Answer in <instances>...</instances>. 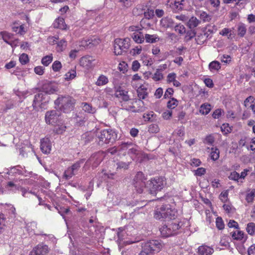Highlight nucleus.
Listing matches in <instances>:
<instances>
[{
  "label": "nucleus",
  "instance_id": "59",
  "mask_svg": "<svg viewBox=\"0 0 255 255\" xmlns=\"http://www.w3.org/2000/svg\"><path fill=\"white\" fill-rule=\"evenodd\" d=\"M221 130L224 134H227L231 131V128L228 124H224L221 127Z\"/></svg>",
  "mask_w": 255,
  "mask_h": 255
},
{
  "label": "nucleus",
  "instance_id": "35",
  "mask_svg": "<svg viewBox=\"0 0 255 255\" xmlns=\"http://www.w3.org/2000/svg\"><path fill=\"white\" fill-rule=\"evenodd\" d=\"M144 39H145L146 42L147 43H153L159 41V37L156 34H145Z\"/></svg>",
  "mask_w": 255,
  "mask_h": 255
},
{
  "label": "nucleus",
  "instance_id": "44",
  "mask_svg": "<svg viewBox=\"0 0 255 255\" xmlns=\"http://www.w3.org/2000/svg\"><path fill=\"white\" fill-rule=\"evenodd\" d=\"M82 109L85 112L91 114H93L95 113L96 109L95 108L92 107V106L91 105L87 103H84L82 104Z\"/></svg>",
  "mask_w": 255,
  "mask_h": 255
},
{
  "label": "nucleus",
  "instance_id": "11",
  "mask_svg": "<svg viewBox=\"0 0 255 255\" xmlns=\"http://www.w3.org/2000/svg\"><path fill=\"white\" fill-rule=\"evenodd\" d=\"M146 178L142 172H138L134 178V185L138 193L143 192V188L145 187L144 181Z\"/></svg>",
  "mask_w": 255,
  "mask_h": 255
},
{
  "label": "nucleus",
  "instance_id": "6",
  "mask_svg": "<svg viewBox=\"0 0 255 255\" xmlns=\"http://www.w3.org/2000/svg\"><path fill=\"white\" fill-rule=\"evenodd\" d=\"M165 179L162 177H155L148 181L147 183V187L149 188L151 194H155L156 192L160 191L166 185Z\"/></svg>",
  "mask_w": 255,
  "mask_h": 255
},
{
  "label": "nucleus",
  "instance_id": "48",
  "mask_svg": "<svg viewBox=\"0 0 255 255\" xmlns=\"http://www.w3.org/2000/svg\"><path fill=\"white\" fill-rule=\"evenodd\" d=\"M209 68L211 71H217L221 68L220 63L217 61H213L209 64Z\"/></svg>",
  "mask_w": 255,
  "mask_h": 255
},
{
  "label": "nucleus",
  "instance_id": "30",
  "mask_svg": "<svg viewBox=\"0 0 255 255\" xmlns=\"http://www.w3.org/2000/svg\"><path fill=\"white\" fill-rule=\"evenodd\" d=\"M53 26L56 28H59L61 29H65L66 25L65 23L64 19L61 17L57 18L53 23Z\"/></svg>",
  "mask_w": 255,
  "mask_h": 255
},
{
  "label": "nucleus",
  "instance_id": "17",
  "mask_svg": "<svg viewBox=\"0 0 255 255\" xmlns=\"http://www.w3.org/2000/svg\"><path fill=\"white\" fill-rule=\"evenodd\" d=\"M58 37L56 36H52L48 38V41L51 44H57L56 50L57 52H62L64 50L67 46V41L62 39L60 41L57 42Z\"/></svg>",
  "mask_w": 255,
  "mask_h": 255
},
{
  "label": "nucleus",
  "instance_id": "18",
  "mask_svg": "<svg viewBox=\"0 0 255 255\" xmlns=\"http://www.w3.org/2000/svg\"><path fill=\"white\" fill-rule=\"evenodd\" d=\"M159 25L164 30H166L168 28H173L174 25V21L171 18L165 16L160 19Z\"/></svg>",
  "mask_w": 255,
  "mask_h": 255
},
{
  "label": "nucleus",
  "instance_id": "49",
  "mask_svg": "<svg viewBox=\"0 0 255 255\" xmlns=\"http://www.w3.org/2000/svg\"><path fill=\"white\" fill-rule=\"evenodd\" d=\"M140 25L142 29L151 28L152 25L150 23L149 19H142L140 21Z\"/></svg>",
  "mask_w": 255,
  "mask_h": 255
},
{
  "label": "nucleus",
  "instance_id": "31",
  "mask_svg": "<svg viewBox=\"0 0 255 255\" xmlns=\"http://www.w3.org/2000/svg\"><path fill=\"white\" fill-rule=\"evenodd\" d=\"M237 31L238 35L241 37H243L247 32L246 25L243 23H239L237 25Z\"/></svg>",
  "mask_w": 255,
  "mask_h": 255
},
{
  "label": "nucleus",
  "instance_id": "8",
  "mask_svg": "<svg viewBox=\"0 0 255 255\" xmlns=\"http://www.w3.org/2000/svg\"><path fill=\"white\" fill-rule=\"evenodd\" d=\"M182 225L180 222L172 223L168 225H163L160 228L161 234L163 237H168L178 233Z\"/></svg>",
  "mask_w": 255,
  "mask_h": 255
},
{
  "label": "nucleus",
  "instance_id": "39",
  "mask_svg": "<svg viewBox=\"0 0 255 255\" xmlns=\"http://www.w3.org/2000/svg\"><path fill=\"white\" fill-rule=\"evenodd\" d=\"M184 0H175L173 4V9L178 11L183 9Z\"/></svg>",
  "mask_w": 255,
  "mask_h": 255
},
{
  "label": "nucleus",
  "instance_id": "14",
  "mask_svg": "<svg viewBox=\"0 0 255 255\" xmlns=\"http://www.w3.org/2000/svg\"><path fill=\"white\" fill-rule=\"evenodd\" d=\"M42 91L46 95L53 94L58 90V85L54 82L46 81L42 85Z\"/></svg>",
  "mask_w": 255,
  "mask_h": 255
},
{
  "label": "nucleus",
  "instance_id": "13",
  "mask_svg": "<svg viewBox=\"0 0 255 255\" xmlns=\"http://www.w3.org/2000/svg\"><path fill=\"white\" fill-rule=\"evenodd\" d=\"M60 115V112L56 110L47 112L45 115L46 123L51 125L55 124L58 120Z\"/></svg>",
  "mask_w": 255,
  "mask_h": 255
},
{
  "label": "nucleus",
  "instance_id": "19",
  "mask_svg": "<svg viewBox=\"0 0 255 255\" xmlns=\"http://www.w3.org/2000/svg\"><path fill=\"white\" fill-rule=\"evenodd\" d=\"M40 149L45 154H48L51 150V142L48 137L43 138L41 140Z\"/></svg>",
  "mask_w": 255,
  "mask_h": 255
},
{
  "label": "nucleus",
  "instance_id": "33",
  "mask_svg": "<svg viewBox=\"0 0 255 255\" xmlns=\"http://www.w3.org/2000/svg\"><path fill=\"white\" fill-rule=\"evenodd\" d=\"M77 75L76 69H71L69 70L65 75L64 79L65 81H69L75 78Z\"/></svg>",
  "mask_w": 255,
  "mask_h": 255
},
{
  "label": "nucleus",
  "instance_id": "23",
  "mask_svg": "<svg viewBox=\"0 0 255 255\" xmlns=\"http://www.w3.org/2000/svg\"><path fill=\"white\" fill-rule=\"evenodd\" d=\"M115 96L126 102L128 101L130 99L129 96L128 95V92L123 89L121 87L116 90L115 92Z\"/></svg>",
  "mask_w": 255,
  "mask_h": 255
},
{
  "label": "nucleus",
  "instance_id": "56",
  "mask_svg": "<svg viewBox=\"0 0 255 255\" xmlns=\"http://www.w3.org/2000/svg\"><path fill=\"white\" fill-rule=\"evenodd\" d=\"M155 116V115L153 112H150L147 113H144L143 115V118L145 121L152 122V118Z\"/></svg>",
  "mask_w": 255,
  "mask_h": 255
},
{
  "label": "nucleus",
  "instance_id": "3",
  "mask_svg": "<svg viewBox=\"0 0 255 255\" xmlns=\"http://www.w3.org/2000/svg\"><path fill=\"white\" fill-rule=\"evenodd\" d=\"M4 178L7 179L8 181H7L5 186L6 190L12 192H16L17 191L20 190L22 193V195L24 197H28V196L29 194H34L31 191H28L24 188H22L19 183L18 179L16 178H9L7 175H4Z\"/></svg>",
  "mask_w": 255,
  "mask_h": 255
},
{
  "label": "nucleus",
  "instance_id": "42",
  "mask_svg": "<svg viewBox=\"0 0 255 255\" xmlns=\"http://www.w3.org/2000/svg\"><path fill=\"white\" fill-rule=\"evenodd\" d=\"M135 82H139V84L142 83V82L141 77L139 76L137 74H134L132 76L131 81V85L134 88H136L138 87V85H135Z\"/></svg>",
  "mask_w": 255,
  "mask_h": 255
},
{
  "label": "nucleus",
  "instance_id": "64",
  "mask_svg": "<svg viewBox=\"0 0 255 255\" xmlns=\"http://www.w3.org/2000/svg\"><path fill=\"white\" fill-rule=\"evenodd\" d=\"M52 68L54 72L59 71L62 68V64L59 61H55L52 65Z\"/></svg>",
  "mask_w": 255,
  "mask_h": 255
},
{
  "label": "nucleus",
  "instance_id": "29",
  "mask_svg": "<svg viewBox=\"0 0 255 255\" xmlns=\"http://www.w3.org/2000/svg\"><path fill=\"white\" fill-rule=\"evenodd\" d=\"M230 238L229 236L226 235L223 236L219 243V245L222 247V248H219V249L221 250L224 248H229L230 247Z\"/></svg>",
  "mask_w": 255,
  "mask_h": 255
},
{
  "label": "nucleus",
  "instance_id": "57",
  "mask_svg": "<svg viewBox=\"0 0 255 255\" xmlns=\"http://www.w3.org/2000/svg\"><path fill=\"white\" fill-rule=\"evenodd\" d=\"M255 197V190L253 189L251 191L248 193L246 195V201L248 203H252Z\"/></svg>",
  "mask_w": 255,
  "mask_h": 255
},
{
  "label": "nucleus",
  "instance_id": "9",
  "mask_svg": "<svg viewBox=\"0 0 255 255\" xmlns=\"http://www.w3.org/2000/svg\"><path fill=\"white\" fill-rule=\"evenodd\" d=\"M104 157L105 153L103 152L99 151L95 153L86 161L85 167L89 168L90 166L93 168L97 167L103 160Z\"/></svg>",
  "mask_w": 255,
  "mask_h": 255
},
{
  "label": "nucleus",
  "instance_id": "61",
  "mask_svg": "<svg viewBox=\"0 0 255 255\" xmlns=\"http://www.w3.org/2000/svg\"><path fill=\"white\" fill-rule=\"evenodd\" d=\"M232 30L228 28H223L220 32L219 34L222 36H227L228 38L231 37Z\"/></svg>",
  "mask_w": 255,
  "mask_h": 255
},
{
  "label": "nucleus",
  "instance_id": "54",
  "mask_svg": "<svg viewBox=\"0 0 255 255\" xmlns=\"http://www.w3.org/2000/svg\"><path fill=\"white\" fill-rule=\"evenodd\" d=\"M56 208L58 210V213L63 217V218L64 219L65 221H66L65 215L70 212L69 209L65 208L62 207H56Z\"/></svg>",
  "mask_w": 255,
  "mask_h": 255
},
{
  "label": "nucleus",
  "instance_id": "58",
  "mask_svg": "<svg viewBox=\"0 0 255 255\" xmlns=\"http://www.w3.org/2000/svg\"><path fill=\"white\" fill-rule=\"evenodd\" d=\"M224 114V112L223 110L221 109H216L214 111L212 114V117L214 119H219L220 118L223 114Z\"/></svg>",
  "mask_w": 255,
  "mask_h": 255
},
{
  "label": "nucleus",
  "instance_id": "53",
  "mask_svg": "<svg viewBox=\"0 0 255 255\" xmlns=\"http://www.w3.org/2000/svg\"><path fill=\"white\" fill-rule=\"evenodd\" d=\"M174 30L178 32L179 34H183L185 33L186 29L183 25L181 24H176L174 25Z\"/></svg>",
  "mask_w": 255,
  "mask_h": 255
},
{
  "label": "nucleus",
  "instance_id": "7",
  "mask_svg": "<svg viewBox=\"0 0 255 255\" xmlns=\"http://www.w3.org/2000/svg\"><path fill=\"white\" fill-rule=\"evenodd\" d=\"M129 38H116L114 41V52L116 55H122L123 52L127 51L130 46Z\"/></svg>",
  "mask_w": 255,
  "mask_h": 255
},
{
  "label": "nucleus",
  "instance_id": "46",
  "mask_svg": "<svg viewBox=\"0 0 255 255\" xmlns=\"http://www.w3.org/2000/svg\"><path fill=\"white\" fill-rule=\"evenodd\" d=\"M246 231L248 233L253 236L255 234V224L253 222H250L247 224Z\"/></svg>",
  "mask_w": 255,
  "mask_h": 255
},
{
  "label": "nucleus",
  "instance_id": "40",
  "mask_svg": "<svg viewBox=\"0 0 255 255\" xmlns=\"http://www.w3.org/2000/svg\"><path fill=\"white\" fill-rule=\"evenodd\" d=\"M200 23V21L196 17H192L188 22V26L190 28H193L197 26Z\"/></svg>",
  "mask_w": 255,
  "mask_h": 255
},
{
  "label": "nucleus",
  "instance_id": "20",
  "mask_svg": "<svg viewBox=\"0 0 255 255\" xmlns=\"http://www.w3.org/2000/svg\"><path fill=\"white\" fill-rule=\"evenodd\" d=\"M8 171L6 172V175L9 176H15L16 175H24L25 171L24 169L19 166L17 165L12 167H10L9 169H7Z\"/></svg>",
  "mask_w": 255,
  "mask_h": 255
},
{
  "label": "nucleus",
  "instance_id": "51",
  "mask_svg": "<svg viewBox=\"0 0 255 255\" xmlns=\"http://www.w3.org/2000/svg\"><path fill=\"white\" fill-rule=\"evenodd\" d=\"M218 59L221 61L222 63L228 64L231 61V57L228 55H219Z\"/></svg>",
  "mask_w": 255,
  "mask_h": 255
},
{
  "label": "nucleus",
  "instance_id": "2",
  "mask_svg": "<svg viewBox=\"0 0 255 255\" xmlns=\"http://www.w3.org/2000/svg\"><path fill=\"white\" fill-rule=\"evenodd\" d=\"M56 108L64 113L71 111L75 104V100L72 97L60 95L54 102Z\"/></svg>",
  "mask_w": 255,
  "mask_h": 255
},
{
  "label": "nucleus",
  "instance_id": "38",
  "mask_svg": "<svg viewBox=\"0 0 255 255\" xmlns=\"http://www.w3.org/2000/svg\"><path fill=\"white\" fill-rule=\"evenodd\" d=\"M109 82L108 78L104 75H100L96 82L97 86H101L107 84Z\"/></svg>",
  "mask_w": 255,
  "mask_h": 255
},
{
  "label": "nucleus",
  "instance_id": "27",
  "mask_svg": "<svg viewBox=\"0 0 255 255\" xmlns=\"http://www.w3.org/2000/svg\"><path fill=\"white\" fill-rule=\"evenodd\" d=\"M130 146H132V144L131 143L127 142H124L121 145H119L118 148L119 156L121 157V156H125L127 153H128V148L130 147Z\"/></svg>",
  "mask_w": 255,
  "mask_h": 255
},
{
  "label": "nucleus",
  "instance_id": "10",
  "mask_svg": "<svg viewBox=\"0 0 255 255\" xmlns=\"http://www.w3.org/2000/svg\"><path fill=\"white\" fill-rule=\"evenodd\" d=\"M49 97L47 96L42 91L35 95L33 100V106L34 108L40 107L44 108L45 106L48 103Z\"/></svg>",
  "mask_w": 255,
  "mask_h": 255
},
{
  "label": "nucleus",
  "instance_id": "32",
  "mask_svg": "<svg viewBox=\"0 0 255 255\" xmlns=\"http://www.w3.org/2000/svg\"><path fill=\"white\" fill-rule=\"evenodd\" d=\"M131 36L133 41L136 43L140 44L144 42V37L141 32H134Z\"/></svg>",
  "mask_w": 255,
  "mask_h": 255
},
{
  "label": "nucleus",
  "instance_id": "12",
  "mask_svg": "<svg viewBox=\"0 0 255 255\" xmlns=\"http://www.w3.org/2000/svg\"><path fill=\"white\" fill-rule=\"evenodd\" d=\"M96 60L92 56H85L80 59V65L86 70L93 69L96 65Z\"/></svg>",
  "mask_w": 255,
  "mask_h": 255
},
{
  "label": "nucleus",
  "instance_id": "26",
  "mask_svg": "<svg viewBox=\"0 0 255 255\" xmlns=\"http://www.w3.org/2000/svg\"><path fill=\"white\" fill-rule=\"evenodd\" d=\"M26 228L27 232L30 235L35 234L44 235V234H42V233H38L36 231L37 223L33 221L28 223L26 224ZM44 235H45L44 234Z\"/></svg>",
  "mask_w": 255,
  "mask_h": 255
},
{
  "label": "nucleus",
  "instance_id": "25",
  "mask_svg": "<svg viewBox=\"0 0 255 255\" xmlns=\"http://www.w3.org/2000/svg\"><path fill=\"white\" fill-rule=\"evenodd\" d=\"M232 238L236 240L241 241L242 243H245L247 239V236L243 231L236 230L232 233Z\"/></svg>",
  "mask_w": 255,
  "mask_h": 255
},
{
  "label": "nucleus",
  "instance_id": "50",
  "mask_svg": "<svg viewBox=\"0 0 255 255\" xmlns=\"http://www.w3.org/2000/svg\"><path fill=\"white\" fill-rule=\"evenodd\" d=\"M178 104V101L175 98H171L168 102H167V108L170 109H174Z\"/></svg>",
  "mask_w": 255,
  "mask_h": 255
},
{
  "label": "nucleus",
  "instance_id": "41",
  "mask_svg": "<svg viewBox=\"0 0 255 255\" xmlns=\"http://www.w3.org/2000/svg\"><path fill=\"white\" fill-rule=\"evenodd\" d=\"M6 227V218L2 213H0V234L2 233Z\"/></svg>",
  "mask_w": 255,
  "mask_h": 255
},
{
  "label": "nucleus",
  "instance_id": "37",
  "mask_svg": "<svg viewBox=\"0 0 255 255\" xmlns=\"http://www.w3.org/2000/svg\"><path fill=\"white\" fill-rule=\"evenodd\" d=\"M0 35L3 41L7 44L10 42L13 37L12 34L6 31L0 32Z\"/></svg>",
  "mask_w": 255,
  "mask_h": 255
},
{
  "label": "nucleus",
  "instance_id": "1",
  "mask_svg": "<svg viewBox=\"0 0 255 255\" xmlns=\"http://www.w3.org/2000/svg\"><path fill=\"white\" fill-rule=\"evenodd\" d=\"M178 216V211L174 206L167 204L157 208L154 212V218L156 219L174 220Z\"/></svg>",
  "mask_w": 255,
  "mask_h": 255
},
{
  "label": "nucleus",
  "instance_id": "34",
  "mask_svg": "<svg viewBox=\"0 0 255 255\" xmlns=\"http://www.w3.org/2000/svg\"><path fill=\"white\" fill-rule=\"evenodd\" d=\"M211 110V105L208 103H204L201 105L199 112L203 115H206L210 113Z\"/></svg>",
  "mask_w": 255,
  "mask_h": 255
},
{
  "label": "nucleus",
  "instance_id": "63",
  "mask_svg": "<svg viewBox=\"0 0 255 255\" xmlns=\"http://www.w3.org/2000/svg\"><path fill=\"white\" fill-rule=\"evenodd\" d=\"M216 227L219 230H223L224 228V223L221 217H217L216 220Z\"/></svg>",
  "mask_w": 255,
  "mask_h": 255
},
{
  "label": "nucleus",
  "instance_id": "15",
  "mask_svg": "<svg viewBox=\"0 0 255 255\" xmlns=\"http://www.w3.org/2000/svg\"><path fill=\"white\" fill-rule=\"evenodd\" d=\"M83 163V160L77 162L71 167L68 168L64 172V176L66 179H69L77 173L81 166V164Z\"/></svg>",
  "mask_w": 255,
  "mask_h": 255
},
{
  "label": "nucleus",
  "instance_id": "28",
  "mask_svg": "<svg viewBox=\"0 0 255 255\" xmlns=\"http://www.w3.org/2000/svg\"><path fill=\"white\" fill-rule=\"evenodd\" d=\"M12 29L13 31L16 33L22 35L26 32L25 28L23 24H19L17 22H14L12 25Z\"/></svg>",
  "mask_w": 255,
  "mask_h": 255
},
{
  "label": "nucleus",
  "instance_id": "47",
  "mask_svg": "<svg viewBox=\"0 0 255 255\" xmlns=\"http://www.w3.org/2000/svg\"><path fill=\"white\" fill-rule=\"evenodd\" d=\"M138 152L139 151L136 148L134 147L132 144V146H130L128 148V154L130 156V158L132 159H133L135 156L138 154Z\"/></svg>",
  "mask_w": 255,
  "mask_h": 255
},
{
  "label": "nucleus",
  "instance_id": "5",
  "mask_svg": "<svg viewBox=\"0 0 255 255\" xmlns=\"http://www.w3.org/2000/svg\"><path fill=\"white\" fill-rule=\"evenodd\" d=\"M97 137L99 144L102 145L105 143L109 144L114 142L117 137V134L114 130L109 128L100 131L98 133Z\"/></svg>",
  "mask_w": 255,
  "mask_h": 255
},
{
  "label": "nucleus",
  "instance_id": "45",
  "mask_svg": "<svg viewBox=\"0 0 255 255\" xmlns=\"http://www.w3.org/2000/svg\"><path fill=\"white\" fill-rule=\"evenodd\" d=\"M53 60L52 54L46 55L41 59V63L45 66H48Z\"/></svg>",
  "mask_w": 255,
  "mask_h": 255
},
{
  "label": "nucleus",
  "instance_id": "62",
  "mask_svg": "<svg viewBox=\"0 0 255 255\" xmlns=\"http://www.w3.org/2000/svg\"><path fill=\"white\" fill-rule=\"evenodd\" d=\"M229 178L230 180L239 182V180L240 179L239 177V173L235 171L232 172L229 176Z\"/></svg>",
  "mask_w": 255,
  "mask_h": 255
},
{
  "label": "nucleus",
  "instance_id": "60",
  "mask_svg": "<svg viewBox=\"0 0 255 255\" xmlns=\"http://www.w3.org/2000/svg\"><path fill=\"white\" fill-rule=\"evenodd\" d=\"M19 60L21 64H26L29 61V58L28 55L25 53L21 54L19 56Z\"/></svg>",
  "mask_w": 255,
  "mask_h": 255
},
{
  "label": "nucleus",
  "instance_id": "43",
  "mask_svg": "<svg viewBox=\"0 0 255 255\" xmlns=\"http://www.w3.org/2000/svg\"><path fill=\"white\" fill-rule=\"evenodd\" d=\"M141 60L143 65L145 66H151L153 63L152 59L146 54H143L141 56Z\"/></svg>",
  "mask_w": 255,
  "mask_h": 255
},
{
  "label": "nucleus",
  "instance_id": "24",
  "mask_svg": "<svg viewBox=\"0 0 255 255\" xmlns=\"http://www.w3.org/2000/svg\"><path fill=\"white\" fill-rule=\"evenodd\" d=\"M100 40L97 37H93L91 39H86L81 41V45L84 47H91L95 46L100 43Z\"/></svg>",
  "mask_w": 255,
  "mask_h": 255
},
{
  "label": "nucleus",
  "instance_id": "21",
  "mask_svg": "<svg viewBox=\"0 0 255 255\" xmlns=\"http://www.w3.org/2000/svg\"><path fill=\"white\" fill-rule=\"evenodd\" d=\"M140 84L139 87L136 88V92L137 96L140 99H145L148 96L147 88L146 85L139 83Z\"/></svg>",
  "mask_w": 255,
  "mask_h": 255
},
{
  "label": "nucleus",
  "instance_id": "55",
  "mask_svg": "<svg viewBox=\"0 0 255 255\" xmlns=\"http://www.w3.org/2000/svg\"><path fill=\"white\" fill-rule=\"evenodd\" d=\"M130 162H124L123 161L118 162L117 163V169H123L124 170L128 169Z\"/></svg>",
  "mask_w": 255,
  "mask_h": 255
},
{
  "label": "nucleus",
  "instance_id": "4",
  "mask_svg": "<svg viewBox=\"0 0 255 255\" xmlns=\"http://www.w3.org/2000/svg\"><path fill=\"white\" fill-rule=\"evenodd\" d=\"M162 246L157 240L149 241L142 244V251L139 255H154L156 252H159Z\"/></svg>",
  "mask_w": 255,
  "mask_h": 255
},
{
  "label": "nucleus",
  "instance_id": "22",
  "mask_svg": "<svg viewBox=\"0 0 255 255\" xmlns=\"http://www.w3.org/2000/svg\"><path fill=\"white\" fill-rule=\"evenodd\" d=\"M214 253V249L209 246L202 245L198 249V255H212Z\"/></svg>",
  "mask_w": 255,
  "mask_h": 255
},
{
  "label": "nucleus",
  "instance_id": "52",
  "mask_svg": "<svg viewBox=\"0 0 255 255\" xmlns=\"http://www.w3.org/2000/svg\"><path fill=\"white\" fill-rule=\"evenodd\" d=\"M118 69L120 72H122L123 73H125L128 71V65L126 62L122 61L119 63Z\"/></svg>",
  "mask_w": 255,
  "mask_h": 255
},
{
  "label": "nucleus",
  "instance_id": "36",
  "mask_svg": "<svg viewBox=\"0 0 255 255\" xmlns=\"http://www.w3.org/2000/svg\"><path fill=\"white\" fill-rule=\"evenodd\" d=\"M211 159L213 161H216L219 159L220 156V151L217 147H212L210 154Z\"/></svg>",
  "mask_w": 255,
  "mask_h": 255
},
{
  "label": "nucleus",
  "instance_id": "16",
  "mask_svg": "<svg viewBox=\"0 0 255 255\" xmlns=\"http://www.w3.org/2000/svg\"><path fill=\"white\" fill-rule=\"evenodd\" d=\"M48 252V246L41 243L35 246L30 252L29 255H47Z\"/></svg>",
  "mask_w": 255,
  "mask_h": 255
}]
</instances>
